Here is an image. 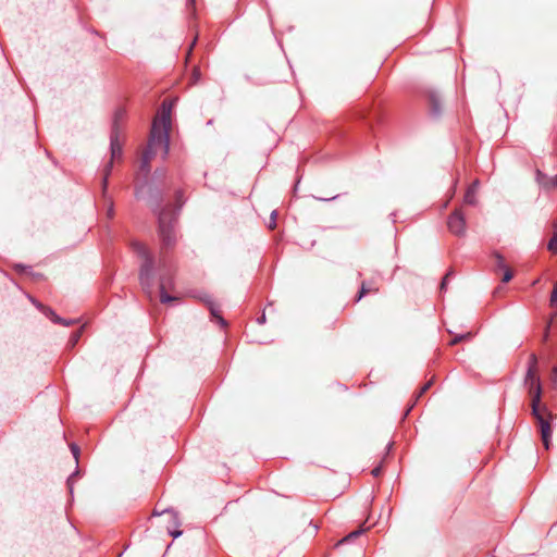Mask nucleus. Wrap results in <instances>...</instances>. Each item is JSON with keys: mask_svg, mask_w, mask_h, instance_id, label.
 <instances>
[{"mask_svg": "<svg viewBox=\"0 0 557 557\" xmlns=\"http://www.w3.org/2000/svg\"><path fill=\"white\" fill-rule=\"evenodd\" d=\"M493 257L495 259L494 271L496 273L508 268L507 264L505 263L504 257L499 252L495 251L493 253Z\"/></svg>", "mask_w": 557, "mask_h": 557, "instance_id": "obj_14", "label": "nucleus"}, {"mask_svg": "<svg viewBox=\"0 0 557 557\" xmlns=\"http://www.w3.org/2000/svg\"><path fill=\"white\" fill-rule=\"evenodd\" d=\"M76 322H77V320H76V319H69V320H67V319H64V318H63V321H58V323H57V324H61V325H64V326H70V325L75 324Z\"/></svg>", "mask_w": 557, "mask_h": 557, "instance_id": "obj_27", "label": "nucleus"}, {"mask_svg": "<svg viewBox=\"0 0 557 557\" xmlns=\"http://www.w3.org/2000/svg\"><path fill=\"white\" fill-rule=\"evenodd\" d=\"M70 448H71V453H72L76 463H78V458H79V453H81L78 445L73 443L70 445Z\"/></svg>", "mask_w": 557, "mask_h": 557, "instance_id": "obj_22", "label": "nucleus"}, {"mask_svg": "<svg viewBox=\"0 0 557 557\" xmlns=\"http://www.w3.org/2000/svg\"><path fill=\"white\" fill-rule=\"evenodd\" d=\"M15 268H16V270H18L20 272H23V273L30 272V267H27V265L16 264Z\"/></svg>", "mask_w": 557, "mask_h": 557, "instance_id": "obj_31", "label": "nucleus"}, {"mask_svg": "<svg viewBox=\"0 0 557 557\" xmlns=\"http://www.w3.org/2000/svg\"><path fill=\"white\" fill-rule=\"evenodd\" d=\"M194 44H196V40H193V44H190V47L188 48L189 52L193 50Z\"/></svg>", "mask_w": 557, "mask_h": 557, "instance_id": "obj_44", "label": "nucleus"}, {"mask_svg": "<svg viewBox=\"0 0 557 557\" xmlns=\"http://www.w3.org/2000/svg\"><path fill=\"white\" fill-rule=\"evenodd\" d=\"M463 202L467 205H470V206L476 205V202H478L476 191H473V188L467 189L465 197H463Z\"/></svg>", "mask_w": 557, "mask_h": 557, "instance_id": "obj_16", "label": "nucleus"}, {"mask_svg": "<svg viewBox=\"0 0 557 557\" xmlns=\"http://www.w3.org/2000/svg\"><path fill=\"white\" fill-rule=\"evenodd\" d=\"M532 414L536 419V422L539 424L540 431H541V438L543 442V445L546 449L549 448V442H550V418L552 414L547 411L546 407L541 408L540 404L536 407V410L532 408Z\"/></svg>", "mask_w": 557, "mask_h": 557, "instance_id": "obj_7", "label": "nucleus"}, {"mask_svg": "<svg viewBox=\"0 0 557 557\" xmlns=\"http://www.w3.org/2000/svg\"><path fill=\"white\" fill-rule=\"evenodd\" d=\"M536 182L540 186H542L545 189H552L557 187V174L553 176H548L547 174L543 173L542 171H536Z\"/></svg>", "mask_w": 557, "mask_h": 557, "instance_id": "obj_11", "label": "nucleus"}, {"mask_svg": "<svg viewBox=\"0 0 557 557\" xmlns=\"http://www.w3.org/2000/svg\"><path fill=\"white\" fill-rule=\"evenodd\" d=\"M165 176V170L164 169H157L153 173V178L161 180Z\"/></svg>", "mask_w": 557, "mask_h": 557, "instance_id": "obj_28", "label": "nucleus"}, {"mask_svg": "<svg viewBox=\"0 0 557 557\" xmlns=\"http://www.w3.org/2000/svg\"><path fill=\"white\" fill-rule=\"evenodd\" d=\"M537 371V358L534 354L530 356L528 369L524 377V385L532 396L531 407L536 410L537 405L541 403L542 387Z\"/></svg>", "mask_w": 557, "mask_h": 557, "instance_id": "obj_4", "label": "nucleus"}, {"mask_svg": "<svg viewBox=\"0 0 557 557\" xmlns=\"http://www.w3.org/2000/svg\"><path fill=\"white\" fill-rule=\"evenodd\" d=\"M124 116H125V111L122 109L116 110L114 113L112 128L114 126H116V128L119 129V134L121 133V123L123 122Z\"/></svg>", "mask_w": 557, "mask_h": 557, "instance_id": "obj_17", "label": "nucleus"}, {"mask_svg": "<svg viewBox=\"0 0 557 557\" xmlns=\"http://www.w3.org/2000/svg\"><path fill=\"white\" fill-rule=\"evenodd\" d=\"M161 515H169L171 516L172 520H173V523L176 525V527H180L181 525V522L178 520V517H177V513L173 510V509H170V508H165L161 511H158V510H153V516H161Z\"/></svg>", "mask_w": 557, "mask_h": 557, "instance_id": "obj_15", "label": "nucleus"}, {"mask_svg": "<svg viewBox=\"0 0 557 557\" xmlns=\"http://www.w3.org/2000/svg\"><path fill=\"white\" fill-rule=\"evenodd\" d=\"M276 216H277L276 211H272V213L270 215L269 228H274L276 226Z\"/></svg>", "mask_w": 557, "mask_h": 557, "instance_id": "obj_26", "label": "nucleus"}, {"mask_svg": "<svg viewBox=\"0 0 557 557\" xmlns=\"http://www.w3.org/2000/svg\"><path fill=\"white\" fill-rule=\"evenodd\" d=\"M110 150H111V160L115 159V158H121L122 156V145L120 143V135H119V129L116 128V126H114L112 129H111V134H110ZM112 161H110L106 168H104V175H103V178H102V189H103V194H106L107 191V188H108V180H109V175L112 171Z\"/></svg>", "mask_w": 557, "mask_h": 557, "instance_id": "obj_6", "label": "nucleus"}, {"mask_svg": "<svg viewBox=\"0 0 557 557\" xmlns=\"http://www.w3.org/2000/svg\"><path fill=\"white\" fill-rule=\"evenodd\" d=\"M159 268L162 271L160 274V301L162 304H169L177 300V297L171 296L166 293V289H172L174 285V278L168 261L165 258H161L159 261Z\"/></svg>", "mask_w": 557, "mask_h": 557, "instance_id": "obj_5", "label": "nucleus"}, {"mask_svg": "<svg viewBox=\"0 0 557 557\" xmlns=\"http://www.w3.org/2000/svg\"><path fill=\"white\" fill-rule=\"evenodd\" d=\"M135 252L144 259L139 270V282L144 292L149 298H152L153 278H154V259L141 243H134Z\"/></svg>", "mask_w": 557, "mask_h": 557, "instance_id": "obj_3", "label": "nucleus"}, {"mask_svg": "<svg viewBox=\"0 0 557 557\" xmlns=\"http://www.w3.org/2000/svg\"><path fill=\"white\" fill-rule=\"evenodd\" d=\"M429 106H430V113L433 117H440L442 114V102H441V96L436 90H429L426 92Z\"/></svg>", "mask_w": 557, "mask_h": 557, "instance_id": "obj_10", "label": "nucleus"}, {"mask_svg": "<svg viewBox=\"0 0 557 557\" xmlns=\"http://www.w3.org/2000/svg\"><path fill=\"white\" fill-rule=\"evenodd\" d=\"M479 184V181L475 180L468 188H473V191H478Z\"/></svg>", "mask_w": 557, "mask_h": 557, "instance_id": "obj_37", "label": "nucleus"}, {"mask_svg": "<svg viewBox=\"0 0 557 557\" xmlns=\"http://www.w3.org/2000/svg\"><path fill=\"white\" fill-rule=\"evenodd\" d=\"M194 44H196V40H193V44H190V47L188 48L189 52L193 50Z\"/></svg>", "mask_w": 557, "mask_h": 557, "instance_id": "obj_41", "label": "nucleus"}, {"mask_svg": "<svg viewBox=\"0 0 557 557\" xmlns=\"http://www.w3.org/2000/svg\"><path fill=\"white\" fill-rule=\"evenodd\" d=\"M432 384H433V381H432V380H431V381H429V382H426V383H425V384L420 388L419 393L417 394V399H418L419 397H421V396H422V395H423V394H424V393H425V392L431 387V385H432Z\"/></svg>", "mask_w": 557, "mask_h": 557, "instance_id": "obj_25", "label": "nucleus"}, {"mask_svg": "<svg viewBox=\"0 0 557 557\" xmlns=\"http://www.w3.org/2000/svg\"><path fill=\"white\" fill-rule=\"evenodd\" d=\"M135 196L137 199L146 200L154 214H157L159 236L162 245L164 247H172L176 242L175 224L181 209L186 201L183 190H176L174 208L171 205L162 206L163 193L148 182L136 187Z\"/></svg>", "mask_w": 557, "mask_h": 557, "instance_id": "obj_1", "label": "nucleus"}, {"mask_svg": "<svg viewBox=\"0 0 557 557\" xmlns=\"http://www.w3.org/2000/svg\"><path fill=\"white\" fill-rule=\"evenodd\" d=\"M29 299H30V301H32V304H33L34 306H36L39 310H41V311L44 312V310H45V308H46V307H45L42 304H40L39 301H37L35 298L29 297Z\"/></svg>", "mask_w": 557, "mask_h": 557, "instance_id": "obj_33", "label": "nucleus"}, {"mask_svg": "<svg viewBox=\"0 0 557 557\" xmlns=\"http://www.w3.org/2000/svg\"><path fill=\"white\" fill-rule=\"evenodd\" d=\"M168 532L174 539H176V537H178V536H181L183 534L182 530H171V529H168Z\"/></svg>", "mask_w": 557, "mask_h": 557, "instance_id": "obj_32", "label": "nucleus"}, {"mask_svg": "<svg viewBox=\"0 0 557 557\" xmlns=\"http://www.w3.org/2000/svg\"><path fill=\"white\" fill-rule=\"evenodd\" d=\"M554 371L557 373V366L555 367Z\"/></svg>", "mask_w": 557, "mask_h": 557, "instance_id": "obj_45", "label": "nucleus"}, {"mask_svg": "<svg viewBox=\"0 0 557 557\" xmlns=\"http://www.w3.org/2000/svg\"><path fill=\"white\" fill-rule=\"evenodd\" d=\"M366 529L363 528H359L352 532H350L349 534H347L346 536H344L342 540H339L336 544H335V547H339L346 543H350L351 541H354L355 539L359 537L362 533H364Z\"/></svg>", "mask_w": 557, "mask_h": 557, "instance_id": "obj_12", "label": "nucleus"}, {"mask_svg": "<svg viewBox=\"0 0 557 557\" xmlns=\"http://www.w3.org/2000/svg\"><path fill=\"white\" fill-rule=\"evenodd\" d=\"M170 127H171V106L162 103L161 122L158 124L153 121L150 132L149 141L143 153L140 170L147 176L150 172V161L159 152L162 151L163 158H166L170 148Z\"/></svg>", "mask_w": 557, "mask_h": 557, "instance_id": "obj_2", "label": "nucleus"}, {"mask_svg": "<svg viewBox=\"0 0 557 557\" xmlns=\"http://www.w3.org/2000/svg\"><path fill=\"white\" fill-rule=\"evenodd\" d=\"M78 472H74L69 479H67V487L71 495H73V476L76 475Z\"/></svg>", "mask_w": 557, "mask_h": 557, "instance_id": "obj_30", "label": "nucleus"}, {"mask_svg": "<svg viewBox=\"0 0 557 557\" xmlns=\"http://www.w3.org/2000/svg\"><path fill=\"white\" fill-rule=\"evenodd\" d=\"M547 249L552 252L557 251V228L552 238L548 240Z\"/></svg>", "mask_w": 557, "mask_h": 557, "instance_id": "obj_20", "label": "nucleus"}, {"mask_svg": "<svg viewBox=\"0 0 557 557\" xmlns=\"http://www.w3.org/2000/svg\"><path fill=\"white\" fill-rule=\"evenodd\" d=\"M504 272L502 282L508 283L512 278V272L509 268H506L505 270H502Z\"/></svg>", "mask_w": 557, "mask_h": 557, "instance_id": "obj_24", "label": "nucleus"}, {"mask_svg": "<svg viewBox=\"0 0 557 557\" xmlns=\"http://www.w3.org/2000/svg\"><path fill=\"white\" fill-rule=\"evenodd\" d=\"M317 200L319 201H324V202H327V201H332V200H335L336 198H338V195H335V196H332L330 198H321V197H314Z\"/></svg>", "mask_w": 557, "mask_h": 557, "instance_id": "obj_35", "label": "nucleus"}, {"mask_svg": "<svg viewBox=\"0 0 557 557\" xmlns=\"http://www.w3.org/2000/svg\"><path fill=\"white\" fill-rule=\"evenodd\" d=\"M549 301L552 306H557V281L554 284Z\"/></svg>", "mask_w": 557, "mask_h": 557, "instance_id": "obj_23", "label": "nucleus"}, {"mask_svg": "<svg viewBox=\"0 0 557 557\" xmlns=\"http://www.w3.org/2000/svg\"><path fill=\"white\" fill-rule=\"evenodd\" d=\"M451 274H453V272H451V271H449V272H448V273L443 277V280H442V282H441V290L446 289V285H447L448 278H449V276H450Z\"/></svg>", "mask_w": 557, "mask_h": 557, "instance_id": "obj_29", "label": "nucleus"}, {"mask_svg": "<svg viewBox=\"0 0 557 557\" xmlns=\"http://www.w3.org/2000/svg\"><path fill=\"white\" fill-rule=\"evenodd\" d=\"M377 287L371 282H362L356 301H359L362 297L371 292H376Z\"/></svg>", "mask_w": 557, "mask_h": 557, "instance_id": "obj_13", "label": "nucleus"}, {"mask_svg": "<svg viewBox=\"0 0 557 557\" xmlns=\"http://www.w3.org/2000/svg\"><path fill=\"white\" fill-rule=\"evenodd\" d=\"M199 75H200V73H199L198 71H196V72L194 73V76H195V78H196V79H199Z\"/></svg>", "mask_w": 557, "mask_h": 557, "instance_id": "obj_40", "label": "nucleus"}, {"mask_svg": "<svg viewBox=\"0 0 557 557\" xmlns=\"http://www.w3.org/2000/svg\"><path fill=\"white\" fill-rule=\"evenodd\" d=\"M472 333L471 332H467V333H463V334H458L456 335L451 341H450V345H457L458 343L462 342V341H466V339H470L472 338Z\"/></svg>", "mask_w": 557, "mask_h": 557, "instance_id": "obj_19", "label": "nucleus"}, {"mask_svg": "<svg viewBox=\"0 0 557 557\" xmlns=\"http://www.w3.org/2000/svg\"><path fill=\"white\" fill-rule=\"evenodd\" d=\"M258 324H264L265 323V313L263 312L259 318H257Z\"/></svg>", "mask_w": 557, "mask_h": 557, "instance_id": "obj_36", "label": "nucleus"}, {"mask_svg": "<svg viewBox=\"0 0 557 557\" xmlns=\"http://www.w3.org/2000/svg\"><path fill=\"white\" fill-rule=\"evenodd\" d=\"M382 472V466H377L371 470V474L373 476H379Z\"/></svg>", "mask_w": 557, "mask_h": 557, "instance_id": "obj_34", "label": "nucleus"}, {"mask_svg": "<svg viewBox=\"0 0 557 557\" xmlns=\"http://www.w3.org/2000/svg\"><path fill=\"white\" fill-rule=\"evenodd\" d=\"M47 318H49L53 323H58V321H63V318L59 317L54 310L49 307H46L42 312Z\"/></svg>", "mask_w": 557, "mask_h": 557, "instance_id": "obj_18", "label": "nucleus"}, {"mask_svg": "<svg viewBox=\"0 0 557 557\" xmlns=\"http://www.w3.org/2000/svg\"><path fill=\"white\" fill-rule=\"evenodd\" d=\"M113 214H114V211H113V206L111 205L109 210H108V218L109 219H112L113 218Z\"/></svg>", "mask_w": 557, "mask_h": 557, "instance_id": "obj_38", "label": "nucleus"}, {"mask_svg": "<svg viewBox=\"0 0 557 557\" xmlns=\"http://www.w3.org/2000/svg\"><path fill=\"white\" fill-rule=\"evenodd\" d=\"M194 44H196V40H193V44H190V47L188 48L189 52L193 50Z\"/></svg>", "mask_w": 557, "mask_h": 557, "instance_id": "obj_43", "label": "nucleus"}, {"mask_svg": "<svg viewBox=\"0 0 557 557\" xmlns=\"http://www.w3.org/2000/svg\"><path fill=\"white\" fill-rule=\"evenodd\" d=\"M202 302H205L211 313V315L215 319V321L221 325V326H226L227 325V322L225 321V319L220 314V307L215 304V301L213 300V298L207 294V293H201L197 296Z\"/></svg>", "mask_w": 557, "mask_h": 557, "instance_id": "obj_9", "label": "nucleus"}, {"mask_svg": "<svg viewBox=\"0 0 557 557\" xmlns=\"http://www.w3.org/2000/svg\"><path fill=\"white\" fill-rule=\"evenodd\" d=\"M194 44H196V40H193V44H190V47L188 48L189 52L193 50Z\"/></svg>", "mask_w": 557, "mask_h": 557, "instance_id": "obj_42", "label": "nucleus"}, {"mask_svg": "<svg viewBox=\"0 0 557 557\" xmlns=\"http://www.w3.org/2000/svg\"><path fill=\"white\" fill-rule=\"evenodd\" d=\"M81 335H82V331L81 330L73 332L71 334V336H70L69 345L71 347H74L78 343V341L81 338Z\"/></svg>", "mask_w": 557, "mask_h": 557, "instance_id": "obj_21", "label": "nucleus"}, {"mask_svg": "<svg viewBox=\"0 0 557 557\" xmlns=\"http://www.w3.org/2000/svg\"><path fill=\"white\" fill-rule=\"evenodd\" d=\"M447 227L449 232L458 237L466 235L467 224L466 216L461 209H455L447 219Z\"/></svg>", "mask_w": 557, "mask_h": 557, "instance_id": "obj_8", "label": "nucleus"}, {"mask_svg": "<svg viewBox=\"0 0 557 557\" xmlns=\"http://www.w3.org/2000/svg\"><path fill=\"white\" fill-rule=\"evenodd\" d=\"M549 326H550L549 324L546 326V332H545V335H544V339H546L547 336H548Z\"/></svg>", "mask_w": 557, "mask_h": 557, "instance_id": "obj_39", "label": "nucleus"}]
</instances>
